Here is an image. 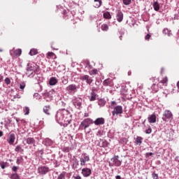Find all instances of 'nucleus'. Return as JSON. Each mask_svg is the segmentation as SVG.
<instances>
[{
	"label": "nucleus",
	"mask_w": 179,
	"mask_h": 179,
	"mask_svg": "<svg viewBox=\"0 0 179 179\" xmlns=\"http://www.w3.org/2000/svg\"><path fill=\"white\" fill-rule=\"evenodd\" d=\"M69 112L66 109L59 110L55 115L56 121L59 124H62L65 115H68Z\"/></svg>",
	"instance_id": "f257e3e1"
},
{
	"label": "nucleus",
	"mask_w": 179,
	"mask_h": 179,
	"mask_svg": "<svg viewBox=\"0 0 179 179\" xmlns=\"http://www.w3.org/2000/svg\"><path fill=\"white\" fill-rule=\"evenodd\" d=\"M93 124V120L90 118H86L83 121L81 122L79 129H86V128H89L90 125Z\"/></svg>",
	"instance_id": "f03ea898"
},
{
	"label": "nucleus",
	"mask_w": 179,
	"mask_h": 179,
	"mask_svg": "<svg viewBox=\"0 0 179 179\" xmlns=\"http://www.w3.org/2000/svg\"><path fill=\"white\" fill-rule=\"evenodd\" d=\"M78 89L79 87L75 84H71L66 87V90L68 92L69 94H75Z\"/></svg>",
	"instance_id": "7ed1b4c3"
},
{
	"label": "nucleus",
	"mask_w": 179,
	"mask_h": 179,
	"mask_svg": "<svg viewBox=\"0 0 179 179\" xmlns=\"http://www.w3.org/2000/svg\"><path fill=\"white\" fill-rule=\"evenodd\" d=\"M162 120L165 122H168L170 120H173V113H171V110H166L163 114Z\"/></svg>",
	"instance_id": "20e7f679"
},
{
	"label": "nucleus",
	"mask_w": 179,
	"mask_h": 179,
	"mask_svg": "<svg viewBox=\"0 0 179 179\" xmlns=\"http://www.w3.org/2000/svg\"><path fill=\"white\" fill-rule=\"evenodd\" d=\"M119 156L116 155L115 157H113L111 159L110 162L109 163L110 166H116L117 167H120V166H121L122 161L118 159H119Z\"/></svg>",
	"instance_id": "39448f33"
},
{
	"label": "nucleus",
	"mask_w": 179,
	"mask_h": 179,
	"mask_svg": "<svg viewBox=\"0 0 179 179\" xmlns=\"http://www.w3.org/2000/svg\"><path fill=\"white\" fill-rule=\"evenodd\" d=\"M50 171V168L45 166H41L38 168V173L40 176H45Z\"/></svg>",
	"instance_id": "423d86ee"
},
{
	"label": "nucleus",
	"mask_w": 179,
	"mask_h": 179,
	"mask_svg": "<svg viewBox=\"0 0 179 179\" xmlns=\"http://www.w3.org/2000/svg\"><path fill=\"white\" fill-rule=\"evenodd\" d=\"M124 113V110L122 109V107L121 106H117L113 108V110L112 112V115H121Z\"/></svg>",
	"instance_id": "0eeeda50"
},
{
	"label": "nucleus",
	"mask_w": 179,
	"mask_h": 179,
	"mask_svg": "<svg viewBox=\"0 0 179 179\" xmlns=\"http://www.w3.org/2000/svg\"><path fill=\"white\" fill-rule=\"evenodd\" d=\"M55 93V90H52L51 91L44 94L43 96L46 101H51L53 99V94Z\"/></svg>",
	"instance_id": "6e6552de"
},
{
	"label": "nucleus",
	"mask_w": 179,
	"mask_h": 179,
	"mask_svg": "<svg viewBox=\"0 0 179 179\" xmlns=\"http://www.w3.org/2000/svg\"><path fill=\"white\" fill-rule=\"evenodd\" d=\"M80 80H83V82H86L87 85H92L93 82V79L92 77H90L88 75H84L81 76L80 77Z\"/></svg>",
	"instance_id": "1a4fd4ad"
},
{
	"label": "nucleus",
	"mask_w": 179,
	"mask_h": 179,
	"mask_svg": "<svg viewBox=\"0 0 179 179\" xmlns=\"http://www.w3.org/2000/svg\"><path fill=\"white\" fill-rule=\"evenodd\" d=\"M15 141H16V136L14 133L10 132L8 136L7 142L10 145H13L15 143Z\"/></svg>",
	"instance_id": "9d476101"
},
{
	"label": "nucleus",
	"mask_w": 179,
	"mask_h": 179,
	"mask_svg": "<svg viewBox=\"0 0 179 179\" xmlns=\"http://www.w3.org/2000/svg\"><path fill=\"white\" fill-rule=\"evenodd\" d=\"M83 101V100L80 97L75 98L74 99H73V104L77 108H80V107H82Z\"/></svg>",
	"instance_id": "9b49d317"
},
{
	"label": "nucleus",
	"mask_w": 179,
	"mask_h": 179,
	"mask_svg": "<svg viewBox=\"0 0 179 179\" xmlns=\"http://www.w3.org/2000/svg\"><path fill=\"white\" fill-rule=\"evenodd\" d=\"M83 156V157L80 158V166H85V164H86V162H89L90 160V157H89L87 154L85 153Z\"/></svg>",
	"instance_id": "f8f14e48"
},
{
	"label": "nucleus",
	"mask_w": 179,
	"mask_h": 179,
	"mask_svg": "<svg viewBox=\"0 0 179 179\" xmlns=\"http://www.w3.org/2000/svg\"><path fill=\"white\" fill-rule=\"evenodd\" d=\"M10 55L13 57H20L22 55V50L21 49H13L10 52Z\"/></svg>",
	"instance_id": "ddd939ff"
},
{
	"label": "nucleus",
	"mask_w": 179,
	"mask_h": 179,
	"mask_svg": "<svg viewBox=\"0 0 179 179\" xmlns=\"http://www.w3.org/2000/svg\"><path fill=\"white\" fill-rule=\"evenodd\" d=\"M82 174L84 177H90L92 174V169L89 168H84L82 169Z\"/></svg>",
	"instance_id": "4468645a"
},
{
	"label": "nucleus",
	"mask_w": 179,
	"mask_h": 179,
	"mask_svg": "<svg viewBox=\"0 0 179 179\" xmlns=\"http://www.w3.org/2000/svg\"><path fill=\"white\" fill-rule=\"evenodd\" d=\"M116 19L119 23H121L122 20H124V13H122V11L121 10H117V14H116Z\"/></svg>",
	"instance_id": "2eb2a0df"
},
{
	"label": "nucleus",
	"mask_w": 179,
	"mask_h": 179,
	"mask_svg": "<svg viewBox=\"0 0 179 179\" xmlns=\"http://www.w3.org/2000/svg\"><path fill=\"white\" fill-rule=\"evenodd\" d=\"M52 143H54V142L52 141V140L47 138H45L43 141V145H44L45 146H52Z\"/></svg>",
	"instance_id": "dca6fc26"
},
{
	"label": "nucleus",
	"mask_w": 179,
	"mask_h": 179,
	"mask_svg": "<svg viewBox=\"0 0 179 179\" xmlns=\"http://www.w3.org/2000/svg\"><path fill=\"white\" fill-rule=\"evenodd\" d=\"M148 121L150 124H155L156 122V115H150L148 117Z\"/></svg>",
	"instance_id": "f3484780"
},
{
	"label": "nucleus",
	"mask_w": 179,
	"mask_h": 179,
	"mask_svg": "<svg viewBox=\"0 0 179 179\" xmlns=\"http://www.w3.org/2000/svg\"><path fill=\"white\" fill-rule=\"evenodd\" d=\"M43 111L46 115H50L51 113L50 111H51V106L50 105L45 106L43 108Z\"/></svg>",
	"instance_id": "a211bd4d"
},
{
	"label": "nucleus",
	"mask_w": 179,
	"mask_h": 179,
	"mask_svg": "<svg viewBox=\"0 0 179 179\" xmlns=\"http://www.w3.org/2000/svg\"><path fill=\"white\" fill-rule=\"evenodd\" d=\"M104 122V118L99 117L94 122V124H95L96 125H103Z\"/></svg>",
	"instance_id": "6ab92c4d"
},
{
	"label": "nucleus",
	"mask_w": 179,
	"mask_h": 179,
	"mask_svg": "<svg viewBox=\"0 0 179 179\" xmlns=\"http://www.w3.org/2000/svg\"><path fill=\"white\" fill-rule=\"evenodd\" d=\"M57 83H58V80L57 79V78L52 77L50 78L49 85H50V86H55Z\"/></svg>",
	"instance_id": "aec40b11"
},
{
	"label": "nucleus",
	"mask_w": 179,
	"mask_h": 179,
	"mask_svg": "<svg viewBox=\"0 0 179 179\" xmlns=\"http://www.w3.org/2000/svg\"><path fill=\"white\" fill-rule=\"evenodd\" d=\"M134 143H136V145L141 146V145H142V142L143 141V138L137 136L136 138H134Z\"/></svg>",
	"instance_id": "412c9836"
},
{
	"label": "nucleus",
	"mask_w": 179,
	"mask_h": 179,
	"mask_svg": "<svg viewBox=\"0 0 179 179\" xmlns=\"http://www.w3.org/2000/svg\"><path fill=\"white\" fill-rule=\"evenodd\" d=\"M36 72L33 71L31 70H27L26 75L28 78H34V75H36Z\"/></svg>",
	"instance_id": "4be33fe9"
},
{
	"label": "nucleus",
	"mask_w": 179,
	"mask_h": 179,
	"mask_svg": "<svg viewBox=\"0 0 179 179\" xmlns=\"http://www.w3.org/2000/svg\"><path fill=\"white\" fill-rule=\"evenodd\" d=\"M152 6L154 8V10L156 12L159 11L160 9V4L157 1H154L152 3Z\"/></svg>",
	"instance_id": "5701e85b"
},
{
	"label": "nucleus",
	"mask_w": 179,
	"mask_h": 179,
	"mask_svg": "<svg viewBox=\"0 0 179 179\" xmlns=\"http://www.w3.org/2000/svg\"><path fill=\"white\" fill-rule=\"evenodd\" d=\"M101 3H103L101 0H94V8H100V6H101Z\"/></svg>",
	"instance_id": "b1692460"
},
{
	"label": "nucleus",
	"mask_w": 179,
	"mask_h": 179,
	"mask_svg": "<svg viewBox=\"0 0 179 179\" xmlns=\"http://www.w3.org/2000/svg\"><path fill=\"white\" fill-rule=\"evenodd\" d=\"M26 141L27 145H34V143H36V140H34V138L29 137Z\"/></svg>",
	"instance_id": "393cba45"
},
{
	"label": "nucleus",
	"mask_w": 179,
	"mask_h": 179,
	"mask_svg": "<svg viewBox=\"0 0 179 179\" xmlns=\"http://www.w3.org/2000/svg\"><path fill=\"white\" fill-rule=\"evenodd\" d=\"M85 68V71H90L93 68L92 65H90V63L89 62H86L85 63H83Z\"/></svg>",
	"instance_id": "a878e982"
},
{
	"label": "nucleus",
	"mask_w": 179,
	"mask_h": 179,
	"mask_svg": "<svg viewBox=\"0 0 179 179\" xmlns=\"http://www.w3.org/2000/svg\"><path fill=\"white\" fill-rule=\"evenodd\" d=\"M103 85L105 86H113V80L110 79H106L103 81Z\"/></svg>",
	"instance_id": "bb28decb"
},
{
	"label": "nucleus",
	"mask_w": 179,
	"mask_h": 179,
	"mask_svg": "<svg viewBox=\"0 0 179 179\" xmlns=\"http://www.w3.org/2000/svg\"><path fill=\"white\" fill-rule=\"evenodd\" d=\"M27 70L32 71H36V66H34V64H31L29 63L27 64Z\"/></svg>",
	"instance_id": "cd10ccee"
},
{
	"label": "nucleus",
	"mask_w": 179,
	"mask_h": 179,
	"mask_svg": "<svg viewBox=\"0 0 179 179\" xmlns=\"http://www.w3.org/2000/svg\"><path fill=\"white\" fill-rule=\"evenodd\" d=\"M96 96L97 94H96V92H94V91H92L91 92V96H90V101H94V100H96Z\"/></svg>",
	"instance_id": "c85d7f7f"
},
{
	"label": "nucleus",
	"mask_w": 179,
	"mask_h": 179,
	"mask_svg": "<svg viewBox=\"0 0 179 179\" xmlns=\"http://www.w3.org/2000/svg\"><path fill=\"white\" fill-rule=\"evenodd\" d=\"M103 16L104 19H111V14L108 11L103 13Z\"/></svg>",
	"instance_id": "c756f323"
},
{
	"label": "nucleus",
	"mask_w": 179,
	"mask_h": 179,
	"mask_svg": "<svg viewBox=\"0 0 179 179\" xmlns=\"http://www.w3.org/2000/svg\"><path fill=\"white\" fill-rule=\"evenodd\" d=\"M98 104L100 107H104L106 106V101L103 99H101L98 101Z\"/></svg>",
	"instance_id": "7c9ffc66"
},
{
	"label": "nucleus",
	"mask_w": 179,
	"mask_h": 179,
	"mask_svg": "<svg viewBox=\"0 0 179 179\" xmlns=\"http://www.w3.org/2000/svg\"><path fill=\"white\" fill-rule=\"evenodd\" d=\"M10 179H20V176L17 173H12L10 176Z\"/></svg>",
	"instance_id": "2f4dec72"
},
{
	"label": "nucleus",
	"mask_w": 179,
	"mask_h": 179,
	"mask_svg": "<svg viewBox=\"0 0 179 179\" xmlns=\"http://www.w3.org/2000/svg\"><path fill=\"white\" fill-rule=\"evenodd\" d=\"M163 33L164 34H166V36H168V37H170V36H171V31L169 30V29H165L163 30Z\"/></svg>",
	"instance_id": "473e14b6"
},
{
	"label": "nucleus",
	"mask_w": 179,
	"mask_h": 179,
	"mask_svg": "<svg viewBox=\"0 0 179 179\" xmlns=\"http://www.w3.org/2000/svg\"><path fill=\"white\" fill-rule=\"evenodd\" d=\"M24 87H26V83L24 82H22L20 83V92H23L24 90Z\"/></svg>",
	"instance_id": "72a5a7b5"
},
{
	"label": "nucleus",
	"mask_w": 179,
	"mask_h": 179,
	"mask_svg": "<svg viewBox=\"0 0 179 179\" xmlns=\"http://www.w3.org/2000/svg\"><path fill=\"white\" fill-rule=\"evenodd\" d=\"M38 54V52L37 51L36 49H31L29 52V55L33 57V55H37Z\"/></svg>",
	"instance_id": "f704fd0d"
},
{
	"label": "nucleus",
	"mask_w": 179,
	"mask_h": 179,
	"mask_svg": "<svg viewBox=\"0 0 179 179\" xmlns=\"http://www.w3.org/2000/svg\"><path fill=\"white\" fill-rule=\"evenodd\" d=\"M101 29L103 31H107V30H108V25H107V24H103L101 25Z\"/></svg>",
	"instance_id": "c9c22d12"
},
{
	"label": "nucleus",
	"mask_w": 179,
	"mask_h": 179,
	"mask_svg": "<svg viewBox=\"0 0 179 179\" xmlns=\"http://www.w3.org/2000/svg\"><path fill=\"white\" fill-rule=\"evenodd\" d=\"M65 176H66V172H62L59 174V176L57 177V179H65Z\"/></svg>",
	"instance_id": "e433bc0d"
},
{
	"label": "nucleus",
	"mask_w": 179,
	"mask_h": 179,
	"mask_svg": "<svg viewBox=\"0 0 179 179\" xmlns=\"http://www.w3.org/2000/svg\"><path fill=\"white\" fill-rule=\"evenodd\" d=\"M24 115H29V114L30 113V109L29 108V107L27 106L24 107Z\"/></svg>",
	"instance_id": "4c0bfd02"
},
{
	"label": "nucleus",
	"mask_w": 179,
	"mask_h": 179,
	"mask_svg": "<svg viewBox=\"0 0 179 179\" xmlns=\"http://www.w3.org/2000/svg\"><path fill=\"white\" fill-rule=\"evenodd\" d=\"M15 152H24V150L22 148L21 145H17L15 148Z\"/></svg>",
	"instance_id": "58836bf2"
},
{
	"label": "nucleus",
	"mask_w": 179,
	"mask_h": 179,
	"mask_svg": "<svg viewBox=\"0 0 179 179\" xmlns=\"http://www.w3.org/2000/svg\"><path fill=\"white\" fill-rule=\"evenodd\" d=\"M62 82L63 85H68V82H69L68 77H63L62 78Z\"/></svg>",
	"instance_id": "ea45409f"
},
{
	"label": "nucleus",
	"mask_w": 179,
	"mask_h": 179,
	"mask_svg": "<svg viewBox=\"0 0 179 179\" xmlns=\"http://www.w3.org/2000/svg\"><path fill=\"white\" fill-rule=\"evenodd\" d=\"M103 130H99L97 132H96V136H103Z\"/></svg>",
	"instance_id": "a19ab883"
},
{
	"label": "nucleus",
	"mask_w": 179,
	"mask_h": 179,
	"mask_svg": "<svg viewBox=\"0 0 179 179\" xmlns=\"http://www.w3.org/2000/svg\"><path fill=\"white\" fill-rule=\"evenodd\" d=\"M124 5H131V0H122Z\"/></svg>",
	"instance_id": "79ce46f5"
},
{
	"label": "nucleus",
	"mask_w": 179,
	"mask_h": 179,
	"mask_svg": "<svg viewBox=\"0 0 179 179\" xmlns=\"http://www.w3.org/2000/svg\"><path fill=\"white\" fill-rule=\"evenodd\" d=\"M167 82H169L167 77H164L162 80H161V83H163V85L167 83Z\"/></svg>",
	"instance_id": "37998d69"
},
{
	"label": "nucleus",
	"mask_w": 179,
	"mask_h": 179,
	"mask_svg": "<svg viewBox=\"0 0 179 179\" xmlns=\"http://www.w3.org/2000/svg\"><path fill=\"white\" fill-rule=\"evenodd\" d=\"M89 72H90V75H97V69H94Z\"/></svg>",
	"instance_id": "c03bdc74"
},
{
	"label": "nucleus",
	"mask_w": 179,
	"mask_h": 179,
	"mask_svg": "<svg viewBox=\"0 0 179 179\" xmlns=\"http://www.w3.org/2000/svg\"><path fill=\"white\" fill-rule=\"evenodd\" d=\"M4 82L6 83V85H10V79L9 78H6Z\"/></svg>",
	"instance_id": "a18cd8bd"
},
{
	"label": "nucleus",
	"mask_w": 179,
	"mask_h": 179,
	"mask_svg": "<svg viewBox=\"0 0 179 179\" xmlns=\"http://www.w3.org/2000/svg\"><path fill=\"white\" fill-rule=\"evenodd\" d=\"M152 178L154 179H158L159 178V175H157V173H152Z\"/></svg>",
	"instance_id": "49530a36"
},
{
	"label": "nucleus",
	"mask_w": 179,
	"mask_h": 179,
	"mask_svg": "<svg viewBox=\"0 0 179 179\" xmlns=\"http://www.w3.org/2000/svg\"><path fill=\"white\" fill-rule=\"evenodd\" d=\"M17 169H18L17 166H13L12 167V171H14V173H16V171H17Z\"/></svg>",
	"instance_id": "de8ad7c7"
},
{
	"label": "nucleus",
	"mask_w": 179,
	"mask_h": 179,
	"mask_svg": "<svg viewBox=\"0 0 179 179\" xmlns=\"http://www.w3.org/2000/svg\"><path fill=\"white\" fill-rule=\"evenodd\" d=\"M145 134H152V128H148L145 130Z\"/></svg>",
	"instance_id": "09e8293b"
},
{
	"label": "nucleus",
	"mask_w": 179,
	"mask_h": 179,
	"mask_svg": "<svg viewBox=\"0 0 179 179\" xmlns=\"http://www.w3.org/2000/svg\"><path fill=\"white\" fill-rule=\"evenodd\" d=\"M34 97H35L36 99H40V94H38V93H36L34 94Z\"/></svg>",
	"instance_id": "8fccbe9b"
},
{
	"label": "nucleus",
	"mask_w": 179,
	"mask_h": 179,
	"mask_svg": "<svg viewBox=\"0 0 179 179\" xmlns=\"http://www.w3.org/2000/svg\"><path fill=\"white\" fill-rule=\"evenodd\" d=\"M48 57H54V52H49L48 53Z\"/></svg>",
	"instance_id": "3c124183"
},
{
	"label": "nucleus",
	"mask_w": 179,
	"mask_h": 179,
	"mask_svg": "<svg viewBox=\"0 0 179 179\" xmlns=\"http://www.w3.org/2000/svg\"><path fill=\"white\" fill-rule=\"evenodd\" d=\"M0 166H1V168L3 170V169H6V165H5L4 164H0Z\"/></svg>",
	"instance_id": "603ef678"
},
{
	"label": "nucleus",
	"mask_w": 179,
	"mask_h": 179,
	"mask_svg": "<svg viewBox=\"0 0 179 179\" xmlns=\"http://www.w3.org/2000/svg\"><path fill=\"white\" fill-rule=\"evenodd\" d=\"M149 38H150V34H147L146 36H145V40H149Z\"/></svg>",
	"instance_id": "864d4df0"
},
{
	"label": "nucleus",
	"mask_w": 179,
	"mask_h": 179,
	"mask_svg": "<svg viewBox=\"0 0 179 179\" xmlns=\"http://www.w3.org/2000/svg\"><path fill=\"white\" fill-rule=\"evenodd\" d=\"M63 150H64V152H69V148H64Z\"/></svg>",
	"instance_id": "5fc2aeb1"
},
{
	"label": "nucleus",
	"mask_w": 179,
	"mask_h": 179,
	"mask_svg": "<svg viewBox=\"0 0 179 179\" xmlns=\"http://www.w3.org/2000/svg\"><path fill=\"white\" fill-rule=\"evenodd\" d=\"M115 178L116 179H124V178H121V176H120V175L116 176Z\"/></svg>",
	"instance_id": "6e6d98bb"
},
{
	"label": "nucleus",
	"mask_w": 179,
	"mask_h": 179,
	"mask_svg": "<svg viewBox=\"0 0 179 179\" xmlns=\"http://www.w3.org/2000/svg\"><path fill=\"white\" fill-rule=\"evenodd\" d=\"M75 179H82V177L80 176H77L74 177Z\"/></svg>",
	"instance_id": "4d7b16f0"
},
{
	"label": "nucleus",
	"mask_w": 179,
	"mask_h": 179,
	"mask_svg": "<svg viewBox=\"0 0 179 179\" xmlns=\"http://www.w3.org/2000/svg\"><path fill=\"white\" fill-rule=\"evenodd\" d=\"M38 152H39L40 155H43L44 154V150H41Z\"/></svg>",
	"instance_id": "13d9d810"
},
{
	"label": "nucleus",
	"mask_w": 179,
	"mask_h": 179,
	"mask_svg": "<svg viewBox=\"0 0 179 179\" xmlns=\"http://www.w3.org/2000/svg\"><path fill=\"white\" fill-rule=\"evenodd\" d=\"M175 160H176V162H178V163H179V157H176L175 158Z\"/></svg>",
	"instance_id": "bf43d9fd"
},
{
	"label": "nucleus",
	"mask_w": 179,
	"mask_h": 179,
	"mask_svg": "<svg viewBox=\"0 0 179 179\" xmlns=\"http://www.w3.org/2000/svg\"><path fill=\"white\" fill-rule=\"evenodd\" d=\"M3 136V132L2 131H0V138Z\"/></svg>",
	"instance_id": "052dcab7"
},
{
	"label": "nucleus",
	"mask_w": 179,
	"mask_h": 179,
	"mask_svg": "<svg viewBox=\"0 0 179 179\" xmlns=\"http://www.w3.org/2000/svg\"><path fill=\"white\" fill-rule=\"evenodd\" d=\"M147 155L148 156H153V153L152 152H148Z\"/></svg>",
	"instance_id": "680f3d73"
},
{
	"label": "nucleus",
	"mask_w": 179,
	"mask_h": 179,
	"mask_svg": "<svg viewBox=\"0 0 179 179\" xmlns=\"http://www.w3.org/2000/svg\"><path fill=\"white\" fill-rule=\"evenodd\" d=\"M156 87V84H153L152 86L151 87V89H155Z\"/></svg>",
	"instance_id": "e2e57ef3"
},
{
	"label": "nucleus",
	"mask_w": 179,
	"mask_h": 179,
	"mask_svg": "<svg viewBox=\"0 0 179 179\" xmlns=\"http://www.w3.org/2000/svg\"><path fill=\"white\" fill-rule=\"evenodd\" d=\"M121 93H122V94H125V92H124V89H122V90H121Z\"/></svg>",
	"instance_id": "0e129e2a"
},
{
	"label": "nucleus",
	"mask_w": 179,
	"mask_h": 179,
	"mask_svg": "<svg viewBox=\"0 0 179 179\" xmlns=\"http://www.w3.org/2000/svg\"><path fill=\"white\" fill-rule=\"evenodd\" d=\"M16 163H17V164H20V162H19V159H17Z\"/></svg>",
	"instance_id": "69168bd1"
},
{
	"label": "nucleus",
	"mask_w": 179,
	"mask_h": 179,
	"mask_svg": "<svg viewBox=\"0 0 179 179\" xmlns=\"http://www.w3.org/2000/svg\"><path fill=\"white\" fill-rule=\"evenodd\" d=\"M177 87L179 89V81L177 83Z\"/></svg>",
	"instance_id": "338daca9"
},
{
	"label": "nucleus",
	"mask_w": 179,
	"mask_h": 179,
	"mask_svg": "<svg viewBox=\"0 0 179 179\" xmlns=\"http://www.w3.org/2000/svg\"><path fill=\"white\" fill-rule=\"evenodd\" d=\"M85 117H89V114L88 113H85Z\"/></svg>",
	"instance_id": "774afa93"
}]
</instances>
